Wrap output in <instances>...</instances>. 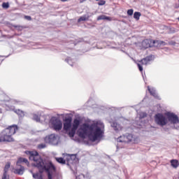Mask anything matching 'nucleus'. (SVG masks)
Here are the masks:
<instances>
[{"mask_svg":"<svg viewBox=\"0 0 179 179\" xmlns=\"http://www.w3.org/2000/svg\"><path fill=\"white\" fill-rule=\"evenodd\" d=\"M78 136L85 139L88 137L91 142H96L101 139L104 135V129H101L96 124H89L84 123L78 130Z\"/></svg>","mask_w":179,"mask_h":179,"instance_id":"f257e3e1","label":"nucleus"},{"mask_svg":"<svg viewBox=\"0 0 179 179\" xmlns=\"http://www.w3.org/2000/svg\"><path fill=\"white\" fill-rule=\"evenodd\" d=\"M25 154L29 156V160H33L34 162V166L37 167L39 173L43 174L44 171L48 173V178L52 179V174L51 172L55 171V166L51 162L47 163L44 162V160L38 155L37 151H25Z\"/></svg>","mask_w":179,"mask_h":179,"instance_id":"f03ea898","label":"nucleus"},{"mask_svg":"<svg viewBox=\"0 0 179 179\" xmlns=\"http://www.w3.org/2000/svg\"><path fill=\"white\" fill-rule=\"evenodd\" d=\"M17 125H12L7 128H6L1 134L0 136V143L1 142H13V138H12V135H15L16 134V131H17Z\"/></svg>","mask_w":179,"mask_h":179,"instance_id":"7ed1b4c3","label":"nucleus"},{"mask_svg":"<svg viewBox=\"0 0 179 179\" xmlns=\"http://www.w3.org/2000/svg\"><path fill=\"white\" fill-rule=\"evenodd\" d=\"M155 122L157 125L159 127H164L169 124V120H167V117L164 116V115L162 113H157L155 117Z\"/></svg>","mask_w":179,"mask_h":179,"instance_id":"20e7f679","label":"nucleus"},{"mask_svg":"<svg viewBox=\"0 0 179 179\" xmlns=\"http://www.w3.org/2000/svg\"><path fill=\"white\" fill-rule=\"evenodd\" d=\"M50 124L55 131H61L62 129V121L59 117H52L50 120Z\"/></svg>","mask_w":179,"mask_h":179,"instance_id":"39448f33","label":"nucleus"},{"mask_svg":"<svg viewBox=\"0 0 179 179\" xmlns=\"http://www.w3.org/2000/svg\"><path fill=\"white\" fill-rule=\"evenodd\" d=\"M117 142L120 143H129V142H135V137L131 134H126L120 136L117 138Z\"/></svg>","mask_w":179,"mask_h":179,"instance_id":"423d86ee","label":"nucleus"},{"mask_svg":"<svg viewBox=\"0 0 179 179\" xmlns=\"http://www.w3.org/2000/svg\"><path fill=\"white\" fill-rule=\"evenodd\" d=\"M166 120L168 122L171 123L172 125H176V124H178L179 118L177 115L174 113L167 112L166 113Z\"/></svg>","mask_w":179,"mask_h":179,"instance_id":"0eeeda50","label":"nucleus"},{"mask_svg":"<svg viewBox=\"0 0 179 179\" xmlns=\"http://www.w3.org/2000/svg\"><path fill=\"white\" fill-rule=\"evenodd\" d=\"M63 123V129L64 131H69L72 128V117H65Z\"/></svg>","mask_w":179,"mask_h":179,"instance_id":"6e6552de","label":"nucleus"},{"mask_svg":"<svg viewBox=\"0 0 179 179\" xmlns=\"http://www.w3.org/2000/svg\"><path fill=\"white\" fill-rule=\"evenodd\" d=\"M156 43H159L157 41H153L152 39H145L142 41V46L143 48H150V47H153L155 45Z\"/></svg>","mask_w":179,"mask_h":179,"instance_id":"1a4fd4ad","label":"nucleus"},{"mask_svg":"<svg viewBox=\"0 0 179 179\" xmlns=\"http://www.w3.org/2000/svg\"><path fill=\"white\" fill-rule=\"evenodd\" d=\"M45 141H48L50 145H58V138H57L55 134H50L48 137L45 138Z\"/></svg>","mask_w":179,"mask_h":179,"instance_id":"9d476101","label":"nucleus"},{"mask_svg":"<svg viewBox=\"0 0 179 179\" xmlns=\"http://www.w3.org/2000/svg\"><path fill=\"white\" fill-rule=\"evenodd\" d=\"M10 169V162H8L4 167L3 173L1 179H9V175H8V171Z\"/></svg>","mask_w":179,"mask_h":179,"instance_id":"9b49d317","label":"nucleus"},{"mask_svg":"<svg viewBox=\"0 0 179 179\" xmlns=\"http://www.w3.org/2000/svg\"><path fill=\"white\" fill-rule=\"evenodd\" d=\"M93 15H94L93 13H87V14L80 17V18L78 20V23L89 20V17H91V16H93Z\"/></svg>","mask_w":179,"mask_h":179,"instance_id":"f8f14e48","label":"nucleus"},{"mask_svg":"<svg viewBox=\"0 0 179 179\" xmlns=\"http://www.w3.org/2000/svg\"><path fill=\"white\" fill-rule=\"evenodd\" d=\"M152 60H153V56L150 55L142 59L141 61H139V62L140 64H141V65H148L150 62V61H152Z\"/></svg>","mask_w":179,"mask_h":179,"instance_id":"ddd939ff","label":"nucleus"},{"mask_svg":"<svg viewBox=\"0 0 179 179\" xmlns=\"http://www.w3.org/2000/svg\"><path fill=\"white\" fill-rule=\"evenodd\" d=\"M110 127H112V128H113V129L116 132H118V131H121V129H122V126H121V124H120L115 122H111Z\"/></svg>","mask_w":179,"mask_h":179,"instance_id":"4468645a","label":"nucleus"},{"mask_svg":"<svg viewBox=\"0 0 179 179\" xmlns=\"http://www.w3.org/2000/svg\"><path fill=\"white\" fill-rule=\"evenodd\" d=\"M20 169H14V174H18V176H23V173H24V166L20 165L18 166Z\"/></svg>","mask_w":179,"mask_h":179,"instance_id":"2eb2a0df","label":"nucleus"},{"mask_svg":"<svg viewBox=\"0 0 179 179\" xmlns=\"http://www.w3.org/2000/svg\"><path fill=\"white\" fill-rule=\"evenodd\" d=\"M22 163H24L27 166H29V160L26 158L20 157L17 159L16 164L17 166H21L20 164H22Z\"/></svg>","mask_w":179,"mask_h":179,"instance_id":"dca6fc26","label":"nucleus"},{"mask_svg":"<svg viewBox=\"0 0 179 179\" xmlns=\"http://www.w3.org/2000/svg\"><path fill=\"white\" fill-rule=\"evenodd\" d=\"M148 90L151 94V96H153L155 99H158L159 96H157V92H156V90L155 88H150V87L148 86Z\"/></svg>","mask_w":179,"mask_h":179,"instance_id":"f3484780","label":"nucleus"},{"mask_svg":"<svg viewBox=\"0 0 179 179\" xmlns=\"http://www.w3.org/2000/svg\"><path fill=\"white\" fill-rule=\"evenodd\" d=\"M80 125V120L78 119H74L73 124H71V128L73 129H78L79 128V126Z\"/></svg>","mask_w":179,"mask_h":179,"instance_id":"a211bd4d","label":"nucleus"},{"mask_svg":"<svg viewBox=\"0 0 179 179\" xmlns=\"http://www.w3.org/2000/svg\"><path fill=\"white\" fill-rule=\"evenodd\" d=\"M97 20H108V22H111V20H113V18L111 17L101 15L97 17Z\"/></svg>","mask_w":179,"mask_h":179,"instance_id":"6ab92c4d","label":"nucleus"},{"mask_svg":"<svg viewBox=\"0 0 179 179\" xmlns=\"http://www.w3.org/2000/svg\"><path fill=\"white\" fill-rule=\"evenodd\" d=\"M171 165L173 169H177V167L179 166L178 160L177 159H172L171 160Z\"/></svg>","mask_w":179,"mask_h":179,"instance_id":"aec40b11","label":"nucleus"},{"mask_svg":"<svg viewBox=\"0 0 179 179\" xmlns=\"http://www.w3.org/2000/svg\"><path fill=\"white\" fill-rule=\"evenodd\" d=\"M75 134H76V129L71 127V131L69 132V136L70 138H73L75 136Z\"/></svg>","mask_w":179,"mask_h":179,"instance_id":"412c9836","label":"nucleus"},{"mask_svg":"<svg viewBox=\"0 0 179 179\" xmlns=\"http://www.w3.org/2000/svg\"><path fill=\"white\" fill-rule=\"evenodd\" d=\"M55 159L56 162L60 164H65V163H66V161H65V159L62 157H56Z\"/></svg>","mask_w":179,"mask_h":179,"instance_id":"4be33fe9","label":"nucleus"},{"mask_svg":"<svg viewBox=\"0 0 179 179\" xmlns=\"http://www.w3.org/2000/svg\"><path fill=\"white\" fill-rule=\"evenodd\" d=\"M66 61L69 65H71V66H73V65H76V64L75 63V61H73V59H71V57L67 58Z\"/></svg>","mask_w":179,"mask_h":179,"instance_id":"5701e85b","label":"nucleus"},{"mask_svg":"<svg viewBox=\"0 0 179 179\" xmlns=\"http://www.w3.org/2000/svg\"><path fill=\"white\" fill-rule=\"evenodd\" d=\"M15 113L20 115V117H23L24 115V112L23 110H20V109H16Z\"/></svg>","mask_w":179,"mask_h":179,"instance_id":"b1692460","label":"nucleus"},{"mask_svg":"<svg viewBox=\"0 0 179 179\" xmlns=\"http://www.w3.org/2000/svg\"><path fill=\"white\" fill-rule=\"evenodd\" d=\"M141 16V14L140 12H135L134 13V19H136V20H139Z\"/></svg>","mask_w":179,"mask_h":179,"instance_id":"393cba45","label":"nucleus"},{"mask_svg":"<svg viewBox=\"0 0 179 179\" xmlns=\"http://www.w3.org/2000/svg\"><path fill=\"white\" fill-rule=\"evenodd\" d=\"M157 41L158 43H155L153 47H160L162 44H164V42L162 41Z\"/></svg>","mask_w":179,"mask_h":179,"instance_id":"a878e982","label":"nucleus"},{"mask_svg":"<svg viewBox=\"0 0 179 179\" xmlns=\"http://www.w3.org/2000/svg\"><path fill=\"white\" fill-rule=\"evenodd\" d=\"M33 120L34 121H36V122H40V116L36 114L33 115Z\"/></svg>","mask_w":179,"mask_h":179,"instance_id":"bb28decb","label":"nucleus"},{"mask_svg":"<svg viewBox=\"0 0 179 179\" xmlns=\"http://www.w3.org/2000/svg\"><path fill=\"white\" fill-rule=\"evenodd\" d=\"M148 117V113L145 112H142L140 113V120H142V118H146Z\"/></svg>","mask_w":179,"mask_h":179,"instance_id":"cd10ccee","label":"nucleus"},{"mask_svg":"<svg viewBox=\"0 0 179 179\" xmlns=\"http://www.w3.org/2000/svg\"><path fill=\"white\" fill-rule=\"evenodd\" d=\"M45 148H47L45 143H41L38 145V149H45Z\"/></svg>","mask_w":179,"mask_h":179,"instance_id":"c85d7f7f","label":"nucleus"},{"mask_svg":"<svg viewBox=\"0 0 179 179\" xmlns=\"http://www.w3.org/2000/svg\"><path fill=\"white\" fill-rule=\"evenodd\" d=\"M142 65H145V64H142V63H141V62L137 63V66H138V68L140 72H142L143 71V67L142 66Z\"/></svg>","mask_w":179,"mask_h":179,"instance_id":"c756f323","label":"nucleus"},{"mask_svg":"<svg viewBox=\"0 0 179 179\" xmlns=\"http://www.w3.org/2000/svg\"><path fill=\"white\" fill-rule=\"evenodd\" d=\"M2 8H3L4 9H8V8H9V3H3Z\"/></svg>","mask_w":179,"mask_h":179,"instance_id":"7c9ffc66","label":"nucleus"},{"mask_svg":"<svg viewBox=\"0 0 179 179\" xmlns=\"http://www.w3.org/2000/svg\"><path fill=\"white\" fill-rule=\"evenodd\" d=\"M127 15L129 16H132L134 15V9H129L127 10Z\"/></svg>","mask_w":179,"mask_h":179,"instance_id":"2f4dec72","label":"nucleus"},{"mask_svg":"<svg viewBox=\"0 0 179 179\" xmlns=\"http://www.w3.org/2000/svg\"><path fill=\"white\" fill-rule=\"evenodd\" d=\"M98 5H99V6H103V5H106V1L101 0V1L98 3Z\"/></svg>","mask_w":179,"mask_h":179,"instance_id":"473e14b6","label":"nucleus"},{"mask_svg":"<svg viewBox=\"0 0 179 179\" xmlns=\"http://www.w3.org/2000/svg\"><path fill=\"white\" fill-rule=\"evenodd\" d=\"M32 176H33V178H36V179H38V177H40V176L38 175V173H32Z\"/></svg>","mask_w":179,"mask_h":179,"instance_id":"72a5a7b5","label":"nucleus"},{"mask_svg":"<svg viewBox=\"0 0 179 179\" xmlns=\"http://www.w3.org/2000/svg\"><path fill=\"white\" fill-rule=\"evenodd\" d=\"M13 101H14V103H16L17 104H20V105L23 104V101H16V100H14Z\"/></svg>","mask_w":179,"mask_h":179,"instance_id":"f704fd0d","label":"nucleus"},{"mask_svg":"<svg viewBox=\"0 0 179 179\" xmlns=\"http://www.w3.org/2000/svg\"><path fill=\"white\" fill-rule=\"evenodd\" d=\"M24 19H26L27 20H31V17L29 15H25Z\"/></svg>","mask_w":179,"mask_h":179,"instance_id":"c9c22d12","label":"nucleus"},{"mask_svg":"<svg viewBox=\"0 0 179 179\" xmlns=\"http://www.w3.org/2000/svg\"><path fill=\"white\" fill-rule=\"evenodd\" d=\"M70 157L71 159H76V155H71Z\"/></svg>","mask_w":179,"mask_h":179,"instance_id":"e433bc0d","label":"nucleus"},{"mask_svg":"<svg viewBox=\"0 0 179 179\" xmlns=\"http://www.w3.org/2000/svg\"><path fill=\"white\" fill-rule=\"evenodd\" d=\"M62 2H68L69 0H60Z\"/></svg>","mask_w":179,"mask_h":179,"instance_id":"4c0bfd02","label":"nucleus"},{"mask_svg":"<svg viewBox=\"0 0 179 179\" xmlns=\"http://www.w3.org/2000/svg\"><path fill=\"white\" fill-rule=\"evenodd\" d=\"M38 179H43V176H39Z\"/></svg>","mask_w":179,"mask_h":179,"instance_id":"58836bf2","label":"nucleus"},{"mask_svg":"<svg viewBox=\"0 0 179 179\" xmlns=\"http://www.w3.org/2000/svg\"><path fill=\"white\" fill-rule=\"evenodd\" d=\"M120 121H124V117H120Z\"/></svg>","mask_w":179,"mask_h":179,"instance_id":"ea45409f","label":"nucleus"},{"mask_svg":"<svg viewBox=\"0 0 179 179\" xmlns=\"http://www.w3.org/2000/svg\"><path fill=\"white\" fill-rule=\"evenodd\" d=\"M173 128H175V129H178L179 127H176V126H174Z\"/></svg>","mask_w":179,"mask_h":179,"instance_id":"a19ab883","label":"nucleus"},{"mask_svg":"<svg viewBox=\"0 0 179 179\" xmlns=\"http://www.w3.org/2000/svg\"><path fill=\"white\" fill-rule=\"evenodd\" d=\"M101 127L102 128H104V124L103 123H101Z\"/></svg>","mask_w":179,"mask_h":179,"instance_id":"79ce46f5","label":"nucleus"},{"mask_svg":"<svg viewBox=\"0 0 179 179\" xmlns=\"http://www.w3.org/2000/svg\"><path fill=\"white\" fill-rule=\"evenodd\" d=\"M13 27H15V28H16V25H13Z\"/></svg>","mask_w":179,"mask_h":179,"instance_id":"37998d69","label":"nucleus"},{"mask_svg":"<svg viewBox=\"0 0 179 179\" xmlns=\"http://www.w3.org/2000/svg\"><path fill=\"white\" fill-rule=\"evenodd\" d=\"M0 113H2V110L0 109Z\"/></svg>","mask_w":179,"mask_h":179,"instance_id":"c03bdc74","label":"nucleus"},{"mask_svg":"<svg viewBox=\"0 0 179 179\" xmlns=\"http://www.w3.org/2000/svg\"><path fill=\"white\" fill-rule=\"evenodd\" d=\"M143 79H145V77H144V76H143Z\"/></svg>","mask_w":179,"mask_h":179,"instance_id":"a18cd8bd","label":"nucleus"},{"mask_svg":"<svg viewBox=\"0 0 179 179\" xmlns=\"http://www.w3.org/2000/svg\"><path fill=\"white\" fill-rule=\"evenodd\" d=\"M178 178H179V176H178Z\"/></svg>","mask_w":179,"mask_h":179,"instance_id":"49530a36","label":"nucleus"}]
</instances>
